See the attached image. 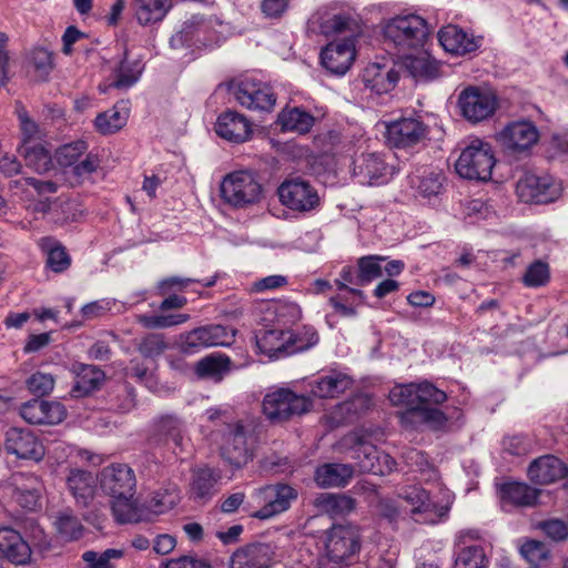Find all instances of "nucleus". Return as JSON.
Wrapping results in <instances>:
<instances>
[{
	"instance_id": "09e8293b",
	"label": "nucleus",
	"mask_w": 568,
	"mask_h": 568,
	"mask_svg": "<svg viewBox=\"0 0 568 568\" xmlns=\"http://www.w3.org/2000/svg\"><path fill=\"white\" fill-rule=\"evenodd\" d=\"M488 559L478 545L462 547L455 558L454 568H487Z\"/></svg>"
},
{
	"instance_id": "864d4df0",
	"label": "nucleus",
	"mask_w": 568,
	"mask_h": 568,
	"mask_svg": "<svg viewBox=\"0 0 568 568\" xmlns=\"http://www.w3.org/2000/svg\"><path fill=\"white\" fill-rule=\"evenodd\" d=\"M53 524L64 540H75L82 535L83 527L80 520L69 510L60 511Z\"/></svg>"
},
{
	"instance_id": "6ab92c4d",
	"label": "nucleus",
	"mask_w": 568,
	"mask_h": 568,
	"mask_svg": "<svg viewBox=\"0 0 568 568\" xmlns=\"http://www.w3.org/2000/svg\"><path fill=\"white\" fill-rule=\"evenodd\" d=\"M427 126L416 118H402L386 125V138L396 148H410L425 139Z\"/></svg>"
},
{
	"instance_id": "6e6552de",
	"label": "nucleus",
	"mask_w": 568,
	"mask_h": 568,
	"mask_svg": "<svg viewBox=\"0 0 568 568\" xmlns=\"http://www.w3.org/2000/svg\"><path fill=\"white\" fill-rule=\"evenodd\" d=\"M297 498V490L286 484L267 485L256 489L252 499L260 506L252 517L266 520L286 511L293 500Z\"/></svg>"
},
{
	"instance_id": "a19ab883",
	"label": "nucleus",
	"mask_w": 568,
	"mask_h": 568,
	"mask_svg": "<svg viewBox=\"0 0 568 568\" xmlns=\"http://www.w3.org/2000/svg\"><path fill=\"white\" fill-rule=\"evenodd\" d=\"M277 123L282 131L305 134L315 123V118L301 108L284 109L277 116Z\"/></svg>"
},
{
	"instance_id": "79ce46f5",
	"label": "nucleus",
	"mask_w": 568,
	"mask_h": 568,
	"mask_svg": "<svg viewBox=\"0 0 568 568\" xmlns=\"http://www.w3.org/2000/svg\"><path fill=\"white\" fill-rule=\"evenodd\" d=\"M129 109L124 103L115 104L112 109L99 113L94 120L95 130L103 134H113L128 122Z\"/></svg>"
},
{
	"instance_id": "a211bd4d",
	"label": "nucleus",
	"mask_w": 568,
	"mask_h": 568,
	"mask_svg": "<svg viewBox=\"0 0 568 568\" xmlns=\"http://www.w3.org/2000/svg\"><path fill=\"white\" fill-rule=\"evenodd\" d=\"M539 140V131L530 121H516L508 124L500 133L501 145L510 153H524Z\"/></svg>"
},
{
	"instance_id": "37998d69",
	"label": "nucleus",
	"mask_w": 568,
	"mask_h": 568,
	"mask_svg": "<svg viewBox=\"0 0 568 568\" xmlns=\"http://www.w3.org/2000/svg\"><path fill=\"white\" fill-rule=\"evenodd\" d=\"M389 400L395 406L407 407V412L403 415V418L412 419V417H414L416 413L422 409L419 399V384L395 386L389 392Z\"/></svg>"
},
{
	"instance_id": "f704fd0d",
	"label": "nucleus",
	"mask_w": 568,
	"mask_h": 568,
	"mask_svg": "<svg viewBox=\"0 0 568 568\" xmlns=\"http://www.w3.org/2000/svg\"><path fill=\"white\" fill-rule=\"evenodd\" d=\"M314 506L318 514L336 517L352 513L355 509L356 501L346 495L322 493L314 499Z\"/></svg>"
},
{
	"instance_id": "2f4dec72",
	"label": "nucleus",
	"mask_w": 568,
	"mask_h": 568,
	"mask_svg": "<svg viewBox=\"0 0 568 568\" xmlns=\"http://www.w3.org/2000/svg\"><path fill=\"white\" fill-rule=\"evenodd\" d=\"M354 468L348 464L328 463L318 466L314 480L323 488L344 487L353 478Z\"/></svg>"
},
{
	"instance_id": "393cba45",
	"label": "nucleus",
	"mask_w": 568,
	"mask_h": 568,
	"mask_svg": "<svg viewBox=\"0 0 568 568\" xmlns=\"http://www.w3.org/2000/svg\"><path fill=\"white\" fill-rule=\"evenodd\" d=\"M31 548L21 535L10 528H0V557L13 565L22 566L30 562Z\"/></svg>"
},
{
	"instance_id": "f03ea898",
	"label": "nucleus",
	"mask_w": 568,
	"mask_h": 568,
	"mask_svg": "<svg viewBox=\"0 0 568 568\" xmlns=\"http://www.w3.org/2000/svg\"><path fill=\"white\" fill-rule=\"evenodd\" d=\"M352 162L349 171L352 176L362 185H382L387 183L394 175V168L386 162L384 155L378 152L368 151L367 140L363 136L351 142Z\"/></svg>"
},
{
	"instance_id": "a878e982",
	"label": "nucleus",
	"mask_w": 568,
	"mask_h": 568,
	"mask_svg": "<svg viewBox=\"0 0 568 568\" xmlns=\"http://www.w3.org/2000/svg\"><path fill=\"white\" fill-rule=\"evenodd\" d=\"M215 132L224 140L241 143L250 138L252 129L244 115L235 111H226L217 118Z\"/></svg>"
},
{
	"instance_id": "bf43d9fd",
	"label": "nucleus",
	"mask_w": 568,
	"mask_h": 568,
	"mask_svg": "<svg viewBox=\"0 0 568 568\" xmlns=\"http://www.w3.org/2000/svg\"><path fill=\"white\" fill-rule=\"evenodd\" d=\"M87 149V143L81 140L64 144L57 150V162L63 168L72 169L80 160V156L84 154Z\"/></svg>"
},
{
	"instance_id": "680f3d73",
	"label": "nucleus",
	"mask_w": 568,
	"mask_h": 568,
	"mask_svg": "<svg viewBox=\"0 0 568 568\" xmlns=\"http://www.w3.org/2000/svg\"><path fill=\"white\" fill-rule=\"evenodd\" d=\"M99 166L100 161L98 156L93 154H88L83 160L78 161V163L71 169V183H82L83 181L88 180L91 176V174L98 170Z\"/></svg>"
},
{
	"instance_id": "2eb2a0df",
	"label": "nucleus",
	"mask_w": 568,
	"mask_h": 568,
	"mask_svg": "<svg viewBox=\"0 0 568 568\" xmlns=\"http://www.w3.org/2000/svg\"><path fill=\"white\" fill-rule=\"evenodd\" d=\"M236 101L244 108L258 111H271L276 102L273 89L263 82L252 79L239 81L233 87Z\"/></svg>"
},
{
	"instance_id": "58836bf2",
	"label": "nucleus",
	"mask_w": 568,
	"mask_h": 568,
	"mask_svg": "<svg viewBox=\"0 0 568 568\" xmlns=\"http://www.w3.org/2000/svg\"><path fill=\"white\" fill-rule=\"evenodd\" d=\"M19 152L26 166L39 174L47 173L53 168L51 152L39 142L22 143Z\"/></svg>"
},
{
	"instance_id": "4d7b16f0",
	"label": "nucleus",
	"mask_w": 568,
	"mask_h": 568,
	"mask_svg": "<svg viewBox=\"0 0 568 568\" xmlns=\"http://www.w3.org/2000/svg\"><path fill=\"white\" fill-rule=\"evenodd\" d=\"M405 460L412 471L420 474L423 480L433 481L437 479V471L429 464L424 453L412 449L405 455Z\"/></svg>"
},
{
	"instance_id": "f8f14e48",
	"label": "nucleus",
	"mask_w": 568,
	"mask_h": 568,
	"mask_svg": "<svg viewBox=\"0 0 568 568\" xmlns=\"http://www.w3.org/2000/svg\"><path fill=\"white\" fill-rule=\"evenodd\" d=\"M516 193L521 202L546 204L560 196L561 186L551 176L525 173L516 184Z\"/></svg>"
},
{
	"instance_id": "338daca9",
	"label": "nucleus",
	"mask_w": 568,
	"mask_h": 568,
	"mask_svg": "<svg viewBox=\"0 0 568 568\" xmlns=\"http://www.w3.org/2000/svg\"><path fill=\"white\" fill-rule=\"evenodd\" d=\"M194 38H170L169 45L171 50L172 59H193L195 50L193 48L192 40Z\"/></svg>"
},
{
	"instance_id": "4c0bfd02",
	"label": "nucleus",
	"mask_w": 568,
	"mask_h": 568,
	"mask_svg": "<svg viewBox=\"0 0 568 568\" xmlns=\"http://www.w3.org/2000/svg\"><path fill=\"white\" fill-rule=\"evenodd\" d=\"M143 71V64L140 60L130 61L128 57L120 63L114 72L112 82L100 84L99 90L105 93L110 88L125 90L138 82Z\"/></svg>"
},
{
	"instance_id": "72a5a7b5",
	"label": "nucleus",
	"mask_w": 568,
	"mask_h": 568,
	"mask_svg": "<svg viewBox=\"0 0 568 568\" xmlns=\"http://www.w3.org/2000/svg\"><path fill=\"white\" fill-rule=\"evenodd\" d=\"M14 485L13 498L26 509H34L41 493L38 477L27 474H17L12 477Z\"/></svg>"
},
{
	"instance_id": "49530a36",
	"label": "nucleus",
	"mask_w": 568,
	"mask_h": 568,
	"mask_svg": "<svg viewBox=\"0 0 568 568\" xmlns=\"http://www.w3.org/2000/svg\"><path fill=\"white\" fill-rule=\"evenodd\" d=\"M111 508L115 520L120 524L140 523L146 519L143 510L133 499V495L114 496Z\"/></svg>"
},
{
	"instance_id": "7c9ffc66",
	"label": "nucleus",
	"mask_w": 568,
	"mask_h": 568,
	"mask_svg": "<svg viewBox=\"0 0 568 568\" xmlns=\"http://www.w3.org/2000/svg\"><path fill=\"white\" fill-rule=\"evenodd\" d=\"M221 471L219 469L203 466L193 470L191 494L199 501L209 500L216 491L217 484L221 480Z\"/></svg>"
},
{
	"instance_id": "3c124183",
	"label": "nucleus",
	"mask_w": 568,
	"mask_h": 568,
	"mask_svg": "<svg viewBox=\"0 0 568 568\" xmlns=\"http://www.w3.org/2000/svg\"><path fill=\"white\" fill-rule=\"evenodd\" d=\"M437 45L452 57H463L479 48L478 38H434Z\"/></svg>"
},
{
	"instance_id": "dca6fc26",
	"label": "nucleus",
	"mask_w": 568,
	"mask_h": 568,
	"mask_svg": "<svg viewBox=\"0 0 568 568\" xmlns=\"http://www.w3.org/2000/svg\"><path fill=\"white\" fill-rule=\"evenodd\" d=\"M356 49L352 38H334L320 53L322 65L331 73L344 75L355 61Z\"/></svg>"
},
{
	"instance_id": "b1692460",
	"label": "nucleus",
	"mask_w": 568,
	"mask_h": 568,
	"mask_svg": "<svg viewBox=\"0 0 568 568\" xmlns=\"http://www.w3.org/2000/svg\"><path fill=\"white\" fill-rule=\"evenodd\" d=\"M151 440L159 445L183 450L185 444L184 423L174 415L161 416L153 425Z\"/></svg>"
},
{
	"instance_id": "ea45409f",
	"label": "nucleus",
	"mask_w": 568,
	"mask_h": 568,
	"mask_svg": "<svg viewBox=\"0 0 568 568\" xmlns=\"http://www.w3.org/2000/svg\"><path fill=\"white\" fill-rule=\"evenodd\" d=\"M134 6L138 22L152 26L165 18L172 8V0H134Z\"/></svg>"
},
{
	"instance_id": "bb28decb",
	"label": "nucleus",
	"mask_w": 568,
	"mask_h": 568,
	"mask_svg": "<svg viewBox=\"0 0 568 568\" xmlns=\"http://www.w3.org/2000/svg\"><path fill=\"white\" fill-rule=\"evenodd\" d=\"M362 78L367 88L383 94L396 87L399 73L394 65L371 63L364 69Z\"/></svg>"
},
{
	"instance_id": "052dcab7",
	"label": "nucleus",
	"mask_w": 568,
	"mask_h": 568,
	"mask_svg": "<svg viewBox=\"0 0 568 568\" xmlns=\"http://www.w3.org/2000/svg\"><path fill=\"white\" fill-rule=\"evenodd\" d=\"M335 283L339 290H345L353 296L357 297L359 300L358 304L364 302L365 295L361 290L348 287V284L363 286V283L359 280L358 268L356 270L353 266H344L339 273V277L335 281Z\"/></svg>"
},
{
	"instance_id": "9d476101",
	"label": "nucleus",
	"mask_w": 568,
	"mask_h": 568,
	"mask_svg": "<svg viewBox=\"0 0 568 568\" xmlns=\"http://www.w3.org/2000/svg\"><path fill=\"white\" fill-rule=\"evenodd\" d=\"M326 554L334 562L352 559L361 549V532L354 525L333 526L326 537Z\"/></svg>"
},
{
	"instance_id": "0e129e2a",
	"label": "nucleus",
	"mask_w": 568,
	"mask_h": 568,
	"mask_svg": "<svg viewBox=\"0 0 568 568\" xmlns=\"http://www.w3.org/2000/svg\"><path fill=\"white\" fill-rule=\"evenodd\" d=\"M521 556L530 564H539L549 557L548 547L538 540H526L520 547Z\"/></svg>"
},
{
	"instance_id": "13d9d810",
	"label": "nucleus",
	"mask_w": 568,
	"mask_h": 568,
	"mask_svg": "<svg viewBox=\"0 0 568 568\" xmlns=\"http://www.w3.org/2000/svg\"><path fill=\"white\" fill-rule=\"evenodd\" d=\"M187 314L139 315L138 322L145 328H166L186 323Z\"/></svg>"
},
{
	"instance_id": "69168bd1",
	"label": "nucleus",
	"mask_w": 568,
	"mask_h": 568,
	"mask_svg": "<svg viewBox=\"0 0 568 568\" xmlns=\"http://www.w3.org/2000/svg\"><path fill=\"white\" fill-rule=\"evenodd\" d=\"M549 281V267L541 261H536L526 271L524 283L528 287H539Z\"/></svg>"
},
{
	"instance_id": "20e7f679",
	"label": "nucleus",
	"mask_w": 568,
	"mask_h": 568,
	"mask_svg": "<svg viewBox=\"0 0 568 568\" xmlns=\"http://www.w3.org/2000/svg\"><path fill=\"white\" fill-rule=\"evenodd\" d=\"M496 160L491 145L478 138H473L462 150L455 163L457 174L467 180L488 181Z\"/></svg>"
},
{
	"instance_id": "f3484780",
	"label": "nucleus",
	"mask_w": 568,
	"mask_h": 568,
	"mask_svg": "<svg viewBox=\"0 0 568 568\" xmlns=\"http://www.w3.org/2000/svg\"><path fill=\"white\" fill-rule=\"evenodd\" d=\"M276 547L267 542H251L237 548L231 556L230 568H271Z\"/></svg>"
},
{
	"instance_id": "774afa93",
	"label": "nucleus",
	"mask_w": 568,
	"mask_h": 568,
	"mask_svg": "<svg viewBox=\"0 0 568 568\" xmlns=\"http://www.w3.org/2000/svg\"><path fill=\"white\" fill-rule=\"evenodd\" d=\"M317 342L318 335L313 327H304V332L301 335H294L292 333V339L290 341L291 354L306 351L317 344Z\"/></svg>"
},
{
	"instance_id": "cd10ccee",
	"label": "nucleus",
	"mask_w": 568,
	"mask_h": 568,
	"mask_svg": "<svg viewBox=\"0 0 568 568\" xmlns=\"http://www.w3.org/2000/svg\"><path fill=\"white\" fill-rule=\"evenodd\" d=\"M567 475V466L559 458L551 455L535 459L528 468L530 480L540 485L554 483Z\"/></svg>"
},
{
	"instance_id": "39448f33",
	"label": "nucleus",
	"mask_w": 568,
	"mask_h": 568,
	"mask_svg": "<svg viewBox=\"0 0 568 568\" xmlns=\"http://www.w3.org/2000/svg\"><path fill=\"white\" fill-rule=\"evenodd\" d=\"M369 437L366 430H361L347 435L343 444L351 449V457L357 460L361 470L382 476L392 473L396 466L395 459L379 452Z\"/></svg>"
},
{
	"instance_id": "e2e57ef3",
	"label": "nucleus",
	"mask_w": 568,
	"mask_h": 568,
	"mask_svg": "<svg viewBox=\"0 0 568 568\" xmlns=\"http://www.w3.org/2000/svg\"><path fill=\"white\" fill-rule=\"evenodd\" d=\"M55 379L51 374L36 372L27 379L28 389L38 396L50 394L54 388Z\"/></svg>"
},
{
	"instance_id": "9b49d317",
	"label": "nucleus",
	"mask_w": 568,
	"mask_h": 568,
	"mask_svg": "<svg viewBox=\"0 0 568 568\" xmlns=\"http://www.w3.org/2000/svg\"><path fill=\"white\" fill-rule=\"evenodd\" d=\"M283 205L296 212H310L320 206L321 199L316 189L306 180L295 178L285 180L277 189Z\"/></svg>"
},
{
	"instance_id": "603ef678",
	"label": "nucleus",
	"mask_w": 568,
	"mask_h": 568,
	"mask_svg": "<svg viewBox=\"0 0 568 568\" xmlns=\"http://www.w3.org/2000/svg\"><path fill=\"white\" fill-rule=\"evenodd\" d=\"M205 348L213 346H230L235 341L236 331L222 325L201 327Z\"/></svg>"
},
{
	"instance_id": "1a4fd4ad",
	"label": "nucleus",
	"mask_w": 568,
	"mask_h": 568,
	"mask_svg": "<svg viewBox=\"0 0 568 568\" xmlns=\"http://www.w3.org/2000/svg\"><path fill=\"white\" fill-rule=\"evenodd\" d=\"M460 114L471 123H479L494 115L498 108V99L487 88L469 85L458 95Z\"/></svg>"
},
{
	"instance_id": "4468645a",
	"label": "nucleus",
	"mask_w": 568,
	"mask_h": 568,
	"mask_svg": "<svg viewBox=\"0 0 568 568\" xmlns=\"http://www.w3.org/2000/svg\"><path fill=\"white\" fill-rule=\"evenodd\" d=\"M252 444L250 427L237 423L229 426L221 446V454L231 465L241 467L251 458Z\"/></svg>"
},
{
	"instance_id": "8fccbe9b",
	"label": "nucleus",
	"mask_w": 568,
	"mask_h": 568,
	"mask_svg": "<svg viewBox=\"0 0 568 568\" xmlns=\"http://www.w3.org/2000/svg\"><path fill=\"white\" fill-rule=\"evenodd\" d=\"M43 251L47 253V265L55 273L65 271L71 263L65 250L52 239L41 241Z\"/></svg>"
},
{
	"instance_id": "c9c22d12",
	"label": "nucleus",
	"mask_w": 568,
	"mask_h": 568,
	"mask_svg": "<svg viewBox=\"0 0 568 568\" xmlns=\"http://www.w3.org/2000/svg\"><path fill=\"white\" fill-rule=\"evenodd\" d=\"M67 485L77 503L87 505L94 495L97 477L90 471L71 469L67 477Z\"/></svg>"
},
{
	"instance_id": "aec40b11",
	"label": "nucleus",
	"mask_w": 568,
	"mask_h": 568,
	"mask_svg": "<svg viewBox=\"0 0 568 568\" xmlns=\"http://www.w3.org/2000/svg\"><path fill=\"white\" fill-rule=\"evenodd\" d=\"M414 196L425 203H436L444 189V175L434 168H418L409 176Z\"/></svg>"
},
{
	"instance_id": "c756f323",
	"label": "nucleus",
	"mask_w": 568,
	"mask_h": 568,
	"mask_svg": "<svg viewBox=\"0 0 568 568\" xmlns=\"http://www.w3.org/2000/svg\"><path fill=\"white\" fill-rule=\"evenodd\" d=\"M353 384L352 378L342 372L331 371L318 376L311 384V392L320 398H334L343 394Z\"/></svg>"
},
{
	"instance_id": "de8ad7c7",
	"label": "nucleus",
	"mask_w": 568,
	"mask_h": 568,
	"mask_svg": "<svg viewBox=\"0 0 568 568\" xmlns=\"http://www.w3.org/2000/svg\"><path fill=\"white\" fill-rule=\"evenodd\" d=\"M53 69L52 54L45 49H33L28 58V71L37 81H47Z\"/></svg>"
},
{
	"instance_id": "473e14b6",
	"label": "nucleus",
	"mask_w": 568,
	"mask_h": 568,
	"mask_svg": "<svg viewBox=\"0 0 568 568\" xmlns=\"http://www.w3.org/2000/svg\"><path fill=\"white\" fill-rule=\"evenodd\" d=\"M75 374L74 385L71 389L73 397H83L99 389L104 381V373L93 366L85 364L73 365Z\"/></svg>"
},
{
	"instance_id": "0eeeda50",
	"label": "nucleus",
	"mask_w": 568,
	"mask_h": 568,
	"mask_svg": "<svg viewBox=\"0 0 568 568\" xmlns=\"http://www.w3.org/2000/svg\"><path fill=\"white\" fill-rule=\"evenodd\" d=\"M221 194L225 202L242 207L260 201L262 185L251 172L236 171L223 179Z\"/></svg>"
},
{
	"instance_id": "a18cd8bd",
	"label": "nucleus",
	"mask_w": 568,
	"mask_h": 568,
	"mask_svg": "<svg viewBox=\"0 0 568 568\" xmlns=\"http://www.w3.org/2000/svg\"><path fill=\"white\" fill-rule=\"evenodd\" d=\"M538 490L523 483H508L501 486L500 498L504 505L511 504L516 506L535 505Z\"/></svg>"
},
{
	"instance_id": "4be33fe9",
	"label": "nucleus",
	"mask_w": 568,
	"mask_h": 568,
	"mask_svg": "<svg viewBox=\"0 0 568 568\" xmlns=\"http://www.w3.org/2000/svg\"><path fill=\"white\" fill-rule=\"evenodd\" d=\"M6 450L19 458L41 460L44 447L28 429L11 427L6 433Z\"/></svg>"
},
{
	"instance_id": "7ed1b4c3",
	"label": "nucleus",
	"mask_w": 568,
	"mask_h": 568,
	"mask_svg": "<svg viewBox=\"0 0 568 568\" xmlns=\"http://www.w3.org/2000/svg\"><path fill=\"white\" fill-rule=\"evenodd\" d=\"M397 49V57L416 79V81H433L440 77V64L425 50L427 38H389Z\"/></svg>"
},
{
	"instance_id": "e433bc0d",
	"label": "nucleus",
	"mask_w": 568,
	"mask_h": 568,
	"mask_svg": "<svg viewBox=\"0 0 568 568\" xmlns=\"http://www.w3.org/2000/svg\"><path fill=\"white\" fill-rule=\"evenodd\" d=\"M291 332L272 329L264 332L261 336H257L256 346L261 353L267 355L270 358H277L282 355L291 354Z\"/></svg>"
},
{
	"instance_id": "c03bdc74",
	"label": "nucleus",
	"mask_w": 568,
	"mask_h": 568,
	"mask_svg": "<svg viewBox=\"0 0 568 568\" xmlns=\"http://www.w3.org/2000/svg\"><path fill=\"white\" fill-rule=\"evenodd\" d=\"M231 361L225 355H209L196 363L195 373L199 377L221 382L230 372Z\"/></svg>"
},
{
	"instance_id": "412c9836",
	"label": "nucleus",
	"mask_w": 568,
	"mask_h": 568,
	"mask_svg": "<svg viewBox=\"0 0 568 568\" xmlns=\"http://www.w3.org/2000/svg\"><path fill=\"white\" fill-rule=\"evenodd\" d=\"M101 488L110 496L133 495L136 480L133 470L125 464H113L102 469Z\"/></svg>"
},
{
	"instance_id": "f257e3e1",
	"label": "nucleus",
	"mask_w": 568,
	"mask_h": 568,
	"mask_svg": "<svg viewBox=\"0 0 568 568\" xmlns=\"http://www.w3.org/2000/svg\"><path fill=\"white\" fill-rule=\"evenodd\" d=\"M399 497L414 520L425 524L446 518L454 501L453 494L446 488L438 487L437 493H432L416 485L404 488Z\"/></svg>"
},
{
	"instance_id": "423d86ee",
	"label": "nucleus",
	"mask_w": 568,
	"mask_h": 568,
	"mask_svg": "<svg viewBox=\"0 0 568 568\" xmlns=\"http://www.w3.org/2000/svg\"><path fill=\"white\" fill-rule=\"evenodd\" d=\"M312 406L313 402L308 396L284 387L266 393L262 403L263 414L272 423H282L306 414Z\"/></svg>"
},
{
	"instance_id": "c85d7f7f",
	"label": "nucleus",
	"mask_w": 568,
	"mask_h": 568,
	"mask_svg": "<svg viewBox=\"0 0 568 568\" xmlns=\"http://www.w3.org/2000/svg\"><path fill=\"white\" fill-rule=\"evenodd\" d=\"M383 36H429L430 29L417 14L398 16L382 23Z\"/></svg>"
},
{
	"instance_id": "6e6d98bb",
	"label": "nucleus",
	"mask_w": 568,
	"mask_h": 568,
	"mask_svg": "<svg viewBox=\"0 0 568 568\" xmlns=\"http://www.w3.org/2000/svg\"><path fill=\"white\" fill-rule=\"evenodd\" d=\"M385 258L377 255L361 257L357 262L359 280L363 286L383 276V263Z\"/></svg>"
},
{
	"instance_id": "5fc2aeb1",
	"label": "nucleus",
	"mask_w": 568,
	"mask_h": 568,
	"mask_svg": "<svg viewBox=\"0 0 568 568\" xmlns=\"http://www.w3.org/2000/svg\"><path fill=\"white\" fill-rule=\"evenodd\" d=\"M124 555L121 549H105L102 552L88 550L82 554V560L87 568H114L113 560L122 558Z\"/></svg>"
},
{
	"instance_id": "ddd939ff",
	"label": "nucleus",
	"mask_w": 568,
	"mask_h": 568,
	"mask_svg": "<svg viewBox=\"0 0 568 568\" xmlns=\"http://www.w3.org/2000/svg\"><path fill=\"white\" fill-rule=\"evenodd\" d=\"M358 20L349 14L335 12L334 10L322 7L317 9L308 19V30L320 36H333L344 32L358 31Z\"/></svg>"
},
{
	"instance_id": "5701e85b",
	"label": "nucleus",
	"mask_w": 568,
	"mask_h": 568,
	"mask_svg": "<svg viewBox=\"0 0 568 568\" xmlns=\"http://www.w3.org/2000/svg\"><path fill=\"white\" fill-rule=\"evenodd\" d=\"M20 416L29 424L57 425L65 418L67 410L58 402L32 399L21 405Z\"/></svg>"
}]
</instances>
